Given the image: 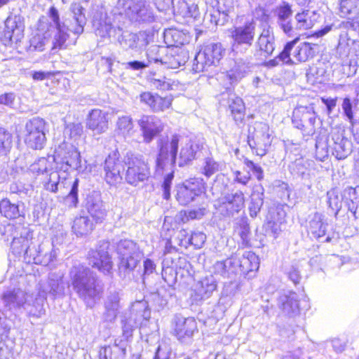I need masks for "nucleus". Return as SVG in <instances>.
Here are the masks:
<instances>
[{"label": "nucleus", "instance_id": "6e6d98bb", "mask_svg": "<svg viewBox=\"0 0 359 359\" xmlns=\"http://www.w3.org/2000/svg\"><path fill=\"white\" fill-rule=\"evenodd\" d=\"M50 163L46 158H41L30 165V171L36 175L48 172Z\"/></svg>", "mask_w": 359, "mask_h": 359}, {"label": "nucleus", "instance_id": "864d4df0", "mask_svg": "<svg viewBox=\"0 0 359 359\" xmlns=\"http://www.w3.org/2000/svg\"><path fill=\"white\" fill-rule=\"evenodd\" d=\"M327 203L329 207L336 210V213L339 212L341 206V199L339 196V193L336 189H332L327 193Z\"/></svg>", "mask_w": 359, "mask_h": 359}, {"label": "nucleus", "instance_id": "b1692460", "mask_svg": "<svg viewBox=\"0 0 359 359\" xmlns=\"http://www.w3.org/2000/svg\"><path fill=\"white\" fill-rule=\"evenodd\" d=\"M29 294L20 289L8 290L3 294L2 299L9 309L22 307L28 301Z\"/></svg>", "mask_w": 359, "mask_h": 359}, {"label": "nucleus", "instance_id": "69168bd1", "mask_svg": "<svg viewBox=\"0 0 359 359\" xmlns=\"http://www.w3.org/2000/svg\"><path fill=\"white\" fill-rule=\"evenodd\" d=\"M205 234L200 231L193 233L189 238V243L196 248H201L205 243Z\"/></svg>", "mask_w": 359, "mask_h": 359}, {"label": "nucleus", "instance_id": "8fccbe9b", "mask_svg": "<svg viewBox=\"0 0 359 359\" xmlns=\"http://www.w3.org/2000/svg\"><path fill=\"white\" fill-rule=\"evenodd\" d=\"M29 243L30 241L27 237H14L11 243V249L14 253L20 255L22 252H24L25 255H28V252L29 250Z\"/></svg>", "mask_w": 359, "mask_h": 359}, {"label": "nucleus", "instance_id": "e433bc0d", "mask_svg": "<svg viewBox=\"0 0 359 359\" xmlns=\"http://www.w3.org/2000/svg\"><path fill=\"white\" fill-rule=\"evenodd\" d=\"M259 266V258L254 252L249 251L243 255L240 260V267L243 273L257 271Z\"/></svg>", "mask_w": 359, "mask_h": 359}, {"label": "nucleus", "instance_id": "4be33fe9", "mask_svg": "<svg viewBox=\"0 0 359 359\" xmlns=\"http://www.w3.org/2000/svg\"><path fill=\"white\" fill-rule=\"evenodd\" d=\"M178 136L174 135L170 142H167L161 147L159 155L156 160V165L158 169L163 168V163L165 160L170 163L175 162L178 149Z\"/></svg>", "mask_w": 359, "mask_h": 359}, {"label": "nucleus", "instance_id": "dca6fc26", "mask_svg": "<svg viewBox=\"0 0 359 359\" xmlns=\"http://www.w3.org/2000/svg\"><path fill=\"white\" fill-rule=\"evenodd\" d=\"M181 144L184 146L181 149V166L188 164L196 158L197 154L202 149L203 144L194 135L181 137Z\"/></svg>", "mask_w": 359, "mask_h": 359}, {"label": "nucleus", "instance_id": "7c9ffc66", "mask_svg": "<svg viewBox=\"0 0 359 359\" xmlns=\"http://www.w3.org/2000/svg\"><path fill=\"white\" fill-rule=\"evenodd\" d=\"M86 207L88 213L93 218L95 223L102 222L104 219L106 210L100 198H88Z\"/></svg>", "mask_w": 359, "mask_h": 359}, {"label": "nucleus", "instance_id": "5fc2aeb1", "mask_svg": "<svg viewBox=\"0 0 359 359\" xmlns=\"http://www.w3.org/2000/svg\"><path fill=\"white\" fill-rule=\"evenodd\" d=\"M11 147V135L0 129V156L6 155Z\"/></svg>", "mask_w": 359, "mask_h": 359}, {"label": "nucleus", "instance_id": "9d476101", "mask_svg": "<svg viewBox=\"0 0 359 359\" xmlns=\"http://www.w3.org/2000/svg\"><path fill=\"white\" fill-rule=\"evenodd\" d=\"M109 242L102 241L96 250L89 252L90 264L105 275L112 273L114 266L111 256L109 252Z\"/></svg>", "mask_w": 359, "mask_h": 359}, {"label": "nucleus", "instance_id": "603ef678", "mask_svg": "<svg viewBox=\"0 0 359 359\" xmlns=\"http://www.w3.org/2000/svg\"><path fill=\"white\" fill-rule=\"evenodd\" d=\"M48 42V38L45 34L37 33L30 39V50L43 51Z\"/></svg>", "mask_w": 359, "mask_h": 359}, {"label": "nucleus", "instance_id": "4c0bfd02", "mask_svg": "<svg viewBox=\"0 0 359 359\" xmlns=\"http://www.w3.org/2000/svg\"><path fill=\"white\" fill-rule=\"evenodd\" d=\"M344 199L348 210L355 214L359 207V187L346 188L344 191Z\"/></svg>", "mask_w": 359, "mask_h": 359}, {"label": "nucleus", "instance_id": "a19ab883", "mask_svg": "<svg viewBox=\"0 0 359 359\" xmlns=\"http://www.w3.org/2000/svg\"><path fill=\"white\" fill-rule=\"evenodd\" d=\"M299 41V37H296L294 40L287 42L282 52L278 55V56L274 59L269 61V63L272 66H276L278 65V61H281L283 63L291 65L293 63H295L292 60V59L290 57V51L293 48L294 46L297 43V42Z\"/></svg>", "mask_w": 359, "mask_h": 359}, {"label": "nucleus", "instance_id": "79ce46f5", "mask_svg": "<svg viewBox=\"0 0 359 359\" xmlns=\"http://www.w3.org/2000/svg\"><path fill=\"white\" fill-rule=\"evenodd\" d=\"M125 355L126 348L114 344L102 348L100 351V359H123Z\"/></svg>", "mask_w": 359, "mask_h": 359}, {"label": "nucleus", "instance_id": "c03bdc74", "mask_svg": "<svg viewBox=\"0 0 359 359\" xmlns=\"http://www.w3.org/2000/svg\"><path fill=\"white\" fill-rule=\"evenodd\" d=\"M249 71V64L245 63L243 60H238L235 61L233 67L229 72V76L232 82L237 81L244 77Z\"/></svg>", "mask_w": 359, "mask_h": 359}, {"label": "nucleus", "instance_id": "58836bf2", "mask_svg": "<svg viewBox=\"0 0 359 359\" xmlns=\"http://www.w3.org/2000/svg\"><path fill=\"white\" fill-rule=\"evenodd\" d=\"M359 0H340L339 15L342 18H351L358 13Z\"/></svg>", "mask_w": 359, "mask_h": 359}, {"label": "nucleus", "instance_id": "a878e982", "mask_svg": "<svg viewBox=\"0 0 359 359\" xmlns=\"http://www.w3.org/2000/svg\"><path fill=\"white\" fill-rule=\"evenodd\" d=\"M204 191L202 180L193 178L184 182L181 186V194L183 195L185 203L194 200L196 196L200 195Z\"/></svg>", "mask_w": 359, "mask_h": 359}, {"label": "nucleus", "instance_id": "423d86ee", "mask_svg": "<svg viewBox=\"0 0 359 359\" xmlns=\"http://www.w3.org/2000/svg\"><path fill=\"white\" fill-rule=\"evenodd\" d=\"M248 131L249 146L255 150L257 155L264 156L271 143L269 126L262 122H257L254 126H250Z\"/></svg>", "mask_w": 359, "mask_h": 359}, {"label": "nucleus", "instance_id": "3c124183", "mask_svg": "<svg viewBox=\"0 0 359 359\" xmlns=\"http://www.w3.org/2000/svg\"><path fill=\"white\" fill-rule=\"evenodd\" d=\"M138 41V36L132 32H123L118 38V42L123 48L132 50L137 48Z\"/></svg>", "mask_w": 359, "mask_h": 359}, {"label": "nucleus", "instance_id": "c85d7f7f", "mask_svg": "<svg viewBox=\"0 0 359 359\" xmlns=\"http://www.w3.org/2000/svg\"><path fill=\"white\" fill-rule=\"evenodd\" d=\"M94 226V222L88 216H79L73 222L72 231L77 236H83L90 233Z\"/></svg>", "mask_w": 359, "mask_h": 359}, {"label": "nucleus", "instance_id": "f3484780", "mask_svg": "<svg viewBox=\"0 0 359 359\" xmlns=\"http://www.w3.org/2000/svg\"><path fill=\"white\" fill-rule=\"evenodd\" d=\"M108 114L99 109H92L86 118V126L93 135H101L108 129Z\"/></svg>", "mask_w": 359, "mask_h": 359}, {"label": "nucleus", "instance_id": "052dcab7", "mask_svg": "<svg viewBox=\"0 0 359 359\" xmlns=\"http://www.w3.org/2000/svg\"><path fill=\"white\" fill-rule=\"evenodd\" d=\"M150 84L152 87L161 90H169L172 89V83L170 79L163 77L161 79L151 78Z\"/></svg>", "mask_w": 359, "mask_h": 359}, {"label": "nucleus", "instance_id": "de8ad7c7", "mask_svg": "<svg viewBox=\"0 0 359 359\" xmlns=\"http://www.w3.org/2000/svg\"><path fill=\"white\" fill-rule=\"evenodd\" d=\"M314 44H311L309 42H304L301 43L293 54V57L297 62H306L310 57L313 56V48Z\"/></svg>", "mask_w": 359, "mask_h": 359}, {"label": "nucleus", "instance_id": "774afa93", "mask_svg": "<svg viewBox=\"0 0 359 359\" xmlns=\"http://www.w3.org/2000/svg\"><path fill=\"white\" fill-rule=\"evenodd\" d=\"M177 273L176 271H174L170 267H166L163 269V278L168 284L172 285L177 282Z\"/></svg>", "mask_w": 359, "mask_h": 359}, {"label": "nucleus", "instance_id": "2eb2a0df", "mask_svg": "<svg viewBox=\"0 0 359 359\" xmlns=\"http://www.w3.org/2000/svg\"><path fill=\"white\" fill-rule=\"evenodd\" d=\"M137 123L146 143L151 142L164 128L161 120L155 116L143 115L137 121Z\"/></svg>", "mask_w": 359, "mask_h": 359}, {"label": "nucleus", "instance_id": "a211bd4d", "mask_svg": "<svg viewBox=\"0 0 359 359\" xmlns=\"http://www.w3.org/2000/svg\"><path fill=\"white\" fill-rule=\"evenodd\" d=\"M358 52L359 41L351 39L347 32H341L336 47V56L339 59L344 60L348 58L351 54L357 55Z\"/></svg>", "mask_w": 359, "mask_h": 359}, {"label": "nucleus", "instance_id": "a18cd8bd", "mask_svg": "<svg viewBox=\"0 0 359 359\" xmlns=\"http://www.w3.org/2000/svg\"><path fill=\"white\" fill-rule=\"evenodd\" d=\"M301 116V121L304 123L306 130L308 129L309 132H314V126L316 121V115L312 109L304 107H298Z\"/></svg>", "mask_w": 359, "mask_h": 359}, {"label": "nucleus", "instance_id": "f03ea898", "mask_svg": "<svg viewBox=\"0 0 359 359\" xmlns=\"http://www.w3.org/2000/svg\"><path fill=\"white\" fill-rule=\"evenodd\" d=\"M116 253L119 259L118 270L121 273H130L140 264L142 255L137 245L131 240H121L116 244Z\"/></svg>", "mask_w": 359, "mask_h": 359}, {"label": "nucleus", "instance_id": "c756f323", "mask_svg": "<svg viewBox=\"0 0 359 359\" xmlns=\"http://www.w3.org/2000/svg\"><path fill=\"white\" fill-rule=\"evenodd\" d=\"M67 175L66 172L51 171L47 181L44 182L45 189L53 193L57 192L60 188L65 186Z\"/></svg>", "mask_w": 359, "mask_h": 359}, {"label": "nucleus", "instance_id": "680f3d73", "mask_svg": "<svg viewBox=\"0 0 359 359\" xmlns=\"http://www.w3.org/2000/svg\"><path fill=\"white\" fill-rule=\"evenodd\" d=\"M172 99L170 97H162L156 95L152 110L154 111H161L168 109L172 104Z\"/></svg>", "mask_w": 359, "mask_h": 359}, {"label": "nucleus", "instance_id": "bb28decb", "mask_svg": "<svg viewBox=\"0 0 359 359\" xmlns=\"http://www.w3.org/2000/svg\"><path fill=\"white\" fill-rule=\"evenodd\" d=\"M297 30H306L312 28L318 22L319 14L315 11L304 9L295 15Z\"/></svg>", "mask_w": 359, "mask_h": 359}, {"label": "nucleus", "instance_id": "4d7b16f0", "mask_svg": "<svg viewBox=\"0 0 359 359\" xmlns=\"http://www.w3.org/2000/svg\"><path fill=\"white\" fill-rule=\"evenodd\" d=\"M263 191V188H260ZM263 191L261 193L253 192L252 195V205L250 207V214L251 217H255L257 213L260 210L263 205Z\"/></svg>", "mask_w": 359, "mask_h": 359}, {"label": "nucleus", "instance_id": "f257e3e1", "mask_svg": "<svg viewBox=\"0 0 359 359\" xmlns=\"http://www.w3.org/2000/svg\"><path fill=\"white\" fill-rule=\"evenodd\" d=\"M69 278L74 290L88 306L100 298L102 287L88 267L81 264L74 265L69 271Z\"/></svg>", "mask_w": 359, "mask_h": 359}, {"label": "nucleus", "instance_id": "13d9d810", "mask_svg": "<svg viewBox=\"0 0 359 359\" xmlns=\"http://www.w3.org/2000/svg\"><path fill=\"white\" fill-rule=\"evenodd\" d=\"M83 133V126L81 123H70L67 125L65 129V134L71 139L76 140Z\"/></svg>", "mask_w": 359, "mask_h": 359}, {"label": "nucleus", "instance_id": "0eeeda50", "mask_svg": "<svg viewBox=\"0 0 359 359\" xmlns=\"http://www.w3.org/2000/svg\"><path fill=\"white\" fill-rule=\"evenodd\" d=\"M46 123L39 117L33 118L25 124V142L33 149H41L46 142Z\"/></svg>", "mask_w": 359, "mask_h": 359}, {"label": "nucleus", "instance_id": "aec40b11", "mask_svg": "<svg viewBox=\"0 0 359 359\" xmlns=\"http://www.w3.org/2000/svg\"><path fill=\"white\" fill-rule=\"evenodd\" d=\"M236 6V0H218V8L210 15V21L214 22L215 25H224L229 18L235 15Z\"/></svg>", "mask_w": 359, "mask_h": 359}, {"label": "nucleus", "instance_id": "473e14b6", "mask_svg": "<svg viewBox=\"0 0 359 359\" xmlns=\"http://www.w3.org/2000/svg\"><path fill=\"white\" fill-rule=\"evenodd\" d=\"M257 45L265 56L272 54L275 49L274 36L270 29H264L257 40Z\"/></svg>", "mask_w": 359, "mask_h": 359}, {"label": "nucleus", "instance_id": "1a4fd4ad", "mask_svg": "<svg viewBox=\"0 0 359 359\" xmlns=\"http://www.w3.org/2000/svg\"><path fill=\"white\" fill-rule=\"evenodd\" d=\"M255 31V26L253 22H246L243 26L234 27L231 31L233 51L236 53L245 52L252 44Z\"/></svg>", "mask_w": 359, "mask_h": 359}, {"label": "nucleus", "instance_id": "c9c22d12", "mask_svg": "<svg viewBox=\"0 0 359 359\" xmlns=\"http://www.w3.org/2000/svg\"><path fill=\"white\" fill-rule=\"evenodd\" d=\"M93 25L95 34L102 38L108 36L112 29L111 22L106 15L100 18L94 17Z\"/></svg>", "mask_w": 359, "mask_h": 359}, {"label": "nucleus", "instance_id": "6e6552de", "mask_svg": "<svg viewBox=\"0 0 359 359\" xmlns=\"http://www.w3.org/2000/svg\"><path fill=\"white\" fill-rule=\"evenodd\" d=\"M150 318V311L148 309L147 302L137 301L132 304L130 316H125L121 320L123 334L126 338L132 336V333L138 324H142V320H147Z\"/></svg>", "mask_w": 359, "mask_h": 359}, {"label": "nucleus", "instance_id": "6ab92c4d", "mask_svg": "<svg viewBox=\"0 0 359 359\" xmlns=\"http://www.w3.org/2000/svg\"><path fill=\"white\" fill-rule=\"evenodd\" d=\"M25 25L20 15L8 16L5 20L4 36L11 41L17 43L23 37Z\"/></svg>", "mask_w": 359, "mask_h": 359}, {"label": "nucleus", "instance_id": "393cba45", "mask_svg": "<svg viewBox=\"0 0 359 359\" xmlns=\"http://www.w3.org/2000/svg\"><path fill=\"white\" fill-rule=\"evenodd\" d=\"M278 304L288 315L297 313L299 311L298 295L292 291L283 292L278 297Z\"/></svg>", "mask_w": 359, "mask_h": 359}, {"label": "nucleus", "instance_id": "20e7f679", "mask_svg": "<svg viewBox=\"0 0 359 359\" xmlns=\"http://www.w3.org/2000/svg\"><path fill=\"white\" fill-rule=\"evenodd\" d=\"M225 49L220 43H210L195 55L191 71L196 73L208 70L216 65L224 57Z\"/></svg>", "mask_w": 359, "mask_h": 359}, {"label": "nucleus", "instance_id": "2f4dec72", "mask_svg": "<svg viewBox=\"0 0 359 359\" xmlns=\"http://www.w3.org/2000/svg\"><path fill=\"white\" fill-rule=\"evenodd\" d=\"M119 300L118 294L116 293L108 296L104 304V318L106 321L113 322L116 318L120 309Z\"/></svg>", "mask_w": 359, "mask_h": 359}, {"label": "nucleus", "instance_id": "bf43d9fd", "mask_svg": "<svg viewBox=\"0 0 359 359\" xmlns=\"http://www.w3.org/2000/svg\"><path fill=\"white\" fill-rule=\"evenodd\" d=\"M221 169V165L216 162L212 158H207L205 160L204 165L203 167V173L207 176L210 177L215 172Z\"/></svg>", "mask_w": 359, "mask_h": 359}, {"label": "nucleus", "instance_id": "37998d69", "mask_svg": "<svg viewBox=\"0 0 359 359\" xmlns=\"http://www.w3.org/2000/svg\"><path fill=\"white\" fill-rule=\"evenodd\" d=\"M229 109L236 123H241L245 116V107L241 98H232L229 104Z\"/></svg>", "mask_w": 359, "mask_h": 359}, {"label": "nucleus", "instance_id": "09e8293b", "mask_svg": "<svg viewBox=\"0 0 359 359\" xmlns=\"http://www.w3.org/2000/svg\"><path fill=\"white\" fill-rule=\"evenodd\" d=\"M66 167L74 170H79L81 168V159L79 151L74 147L69 151L67 156L64 158Z\"/></svg>", "mask_w": 359, "mask_h": 359}, {"label": "nucleus", "instance_id": "7ed1b4c3", "mask_svg": "<svg viewBox=\"0 0 359 359\" xmlns=\"http://www.w3.org/2000/svg\"><path fill=\"white\" fill-rule=\"evenodd\" d=\"M48 18V22L43 21V19H41L39 26L41 29H43L46 25L48 24V32L54 33L51 50L55 53L58 50L66 47V41L69 37L67 31L70 30V28L67 27L65 22L60 21L59 12L54 6L50 8Z\"/></svg>", "mask_w": 359, "mask_h": 359}, {"label": "nucleus", "instance_id": "cd10ccee", "mask_svg": "<svg viewBox=\"0 0 359 359\" xmlns=\"http://www.w3.org/2000/svg\"><path fill=\"white\" fill-rule=\"evenodd\" d=\"M327 224L324 222V215L315 212L309 221L308 231L314 238H318L325 235Z\"/></svg>", "mask_w": 359, "mask_h": 359}, {"label": "nucleus", "instance_id": "ea45409f", "mask_svg": "<svg viewBox=\"0 0 359 359\" xmlns=\"http://www.w3.org/2000/svg\"><path fill=\"white\" fill-rule=\"evenodd\" d=\"M71 9L76 25L74 28H70V31L76 34H81L83 32V25L86 23L83 8L79 4H74L72 5Z\"/></svg>", "mask_w": 359, "mask_h": 359}, {"label": "nucleus", "instance_id": "9b49d317", "mask_svg": "<svg viewBox=\"0 0 359 359\" xmlns=\"http://www.w3.org/2000/svg\"><path fill=\"white\" fill-rule=\"evenodd\" d=\"M215 206L222 215L233 216L244 208V194L240 190L225 194L215 201Z\"/></svg>", "mask_w": 359, "mask_h": 359}, {"label": "nucleus", "instance_id": "f8f14e48", "mask_svg": "<svg viewBox=\"0 0 359 359\" xmlns=\"http://www.w3.org/2000/svg\"><path fill=\"white\" fill-rule=\"evenodd\" d=\"M149 176V168L142 156H132L128 158L126 173V180L128 184L137 186L147 180Z\"/></svg>", "mask_w": 359, "mask_h": 359}, {"label": "nucleus", "instance_id": "0e129e2a", "mask_svg": "<svg viewBox=\"0 0 359 359\" xmlns=\"http://www.w3.org/2000/svg\"><path fill=\"white\" fill-rule=\"evenodd\" d=\"M292 11L291 6L288 3L284 2L277 9L278 21L288 20L292 15Z\"/></svg>", "mask_w": 359, "mask_h": 359}, {"label": "nucleus", "instance_id": "5701e85b", "mask_svg": "<svg viewBox=\"0 0 359 359\" xmlns=\"http://www.w3.org/2000/svg\"><path fill=\"white\" fill-rule=\"evenodd\" d=\"M216 287L217 285L213 279L206 278L194 285L191 291V297L194 302L208 298Z\"/></svg>", "mask_w": 359, "mask_h": 359}, {"label": "nucleus", "instance_id": "4468645a", "mask_svg": "<svg viewBox=\"0 0 359 359\" xmlns=\"http://www.w3.org/2000/svg\"><path fill=\"white\" fill-rule=\"evenodd\" d=\"M181 16L183 21L181 20V24H187L189 27V29H181V34L185 36L183 41L181 42V45L183 43H189L191 36L190 35L191 32L195 29L196 26V21L199 18V11L196 4L194 3L189 4L185 1H181Z\"/></svg>", "mask_w": 359, "mask_h": 359}, {"label": "nucleus", "instance_id": "72a5a7b5", "mask_svg": "<svg viewBox=\"0 0 359 359\" xmlns=\"http://www.w3.org/2000/svg\"><path fill=\"white\" fill-rule=\"evenodd\" d=\"M351 152V143L346 138L337 137L332 147V154L339 160L346 158Z\"/></svg>", "mask_w": 359, "mask_h": 359}, {"label": "nucleus", "instance_id": "412c9836", "mask_svg": "<svg viewBox=\"0 0 359 359\" xmlns=\"http://www.w3.org/2000/svg\"><path fill=\"white\" fill-rule=\"evenodd\" d=\"M63 278L64 273L61 271L50 273L46 283L42 287L43 292L54 297L62 296L65 289Z\"/></svg>", "mask_w": 359, "mask_h": 359}, {"label": "nucleus", "instance_id": "338daca9", "mask_svg": "<svg viewBox=\"0 0 359 359\" xmlns=\"http://www.w3.org/2000/svg\"><path fill=\"white\" fill-rule=\"evenodd\" d=\"M204 208H198L184 212V217L182 218V222H187L189 219H201L205 215Z\"/></svg>", "mask_w": 359, "mask_h": 359}, {"label": "nucleus", "instance_id": "f704fd0d", "mask_svg": "<svg viewBox=\"0 0 359 359\" xmlns=\"http://www.w3.org/2000/svg\"><path fill=\"white\" fill-rule=\"evenodd\" d=\"M133 122L130 116H122L118 118L115 131L118 135L126 138L130 137L133 132Z\"/></svg>", "mask_w": 359, "mask_h": 359}, {"label": "nucleus", "instance_id": "49530a36", "mask_svg": "<svg viewBox=\"0 0 359 359\" xmlns=\"http://www.w3.org/2000/svg\"><path fill=\"white\" fill-rule=\"evenodd\" d=\"M0 212L8 219H15L20 215L18 205L12 203L8 198L0 201Z\"/></svg>", "mask_w": 359, "mask_h": 359}, {"label": "nucleus", "instance_id": "39448f33", "mask_svg": "<svg viewBox=\"0 0 359 359\" xmlns=\"http://www.w3.org/2000/svg\"><path fill=\"white\" fill-rule=\"evenodd\" d=\"M117 7L122 9L124 14L132 22L153 21L151 11L144 0H118Z\"/></svg>", "mask_w": 359, "mask_h": 359}, {"label": "nucleus", "instance_id": "e2e57ef3", "mask_svg": "<svg viewBox=\"0 0 359 359\" xmlns=\"http://www.w3.org/2000/svg\"><path fill=\"white\" fill-rule=\"evenodd\" d=\"M164 39L168 46L178 47L180 34L177 30L168 29L164 32Z\"/></svg>", "mask_w": 359, "mask_h": 359}, {"label": "nucleus", "instance_id": "ddd939ff", "mask_svg": "<svg viewBox=\"0 0 359 359\" xmlns=\"http://www.w3.org/2000/svg\"><path fill=\"white\" fill-rule=\"evenodd\" d=\"M119 156V152L115 149L109 154L104 162V180L111 186H116L122 182L121 172L123 168Z\"/></svg>", "mask_w": 359, "mask_h": 359}]
</instances>
